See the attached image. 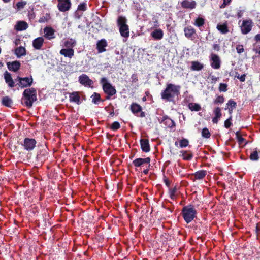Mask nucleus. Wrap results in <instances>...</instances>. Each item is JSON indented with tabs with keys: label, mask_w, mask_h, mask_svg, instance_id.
<instances>
[{
	"label": "nucleus",
	"mask_w": 260,
	"mask_h": 260,
	"mask_svg": "<svg viewBox=\"0 0 260 260\" xmlns=\"http://www.w3.org/2000/svg\"><path fill=\"white\" fill-rule=\"evenodd\" d=\"M181 86L173 84H167L166 89L161 93L163 100L167 101H172L174 98L180 93Z\"/></svg>",
	"instance_id": "f257e3e1"
},
{
	"label": "nucleus",
	"mask_w": 260,
	"mask_h": 260,
	"mask_svg": "<svg viewBox=\"0 0 260 260\" xmlns=\"http://www.w3.org/2000/svg\"><path fill=\"white\" fill-rule=\"evenodd\" d=\"M121 36L127 39L129 36V27L127 25V19L125 17L120 16L117 20Z\"/></svg>",
	"instance_id": "f03ea898"
},
{
	"label": "nucleus",
	"mask_w": 260,
	"mask_h": 260,
	"mask_svg": "<svg viewBox=\"0 0 260 260\" xmlns=\"http://www.w3.org/2000/svg\"><path fill=\"white\" fill-rule=\"evenodd\" d=\"M36 100V90L34 88L26 89L24 91L22 101L26 106L31 107L33 102Z\"/></svg>",
	"instance_id": "7ed1b4c3"
},
{
	"label": "nucleus",
	"mask_w": 260,
	"mask_h": 260,
	"mask_svg": "<svg viewBox=\"0 0 260 260\" xmlns=\"http://www.w3.org/2000/svg\"><path fill=\"white\" fill-rule=\"evenodd\" d=\"M197 211L191 205L186 206L182 210V216L187 223L190 222L196 217Z\"/></svg>",
	"instance_id": "20e7f679"
},
{
	"label": "nucleus",
	"mask_w": 260,
	"mask_h": 260,
	"mask_svg": "<svg viewBox=\"0 0 260 260\" xmlns=\"http://www.w3.org/2000/svg\"><path fill=\"white\" fill-rule=\"evenodd\" d=\"M100 83L102 85L104 92L107 94V99H109L116 93L115 88L108 82L106 78H102L101 79Z\"/></svg>",
	"instance_id": "39448f33"
},
{
	"label": "nucleus",
	"mask_w": 260,
	"mask_h": 260,
	"mask_svg": "<svg viewBox=\"0 0 260 260\" xmlns=\"http://www.w3.org/2000/svg\"><path fill=\"white\" fill-rule=\"evenodd\" d=\"M253 23L250 19L244 20L240 26L241 31L242 34L246 35L249 33L252 29Z\"/></svg>",
	"instance_id": "423d86ee"
},
{
	"label": "nucleus",
	"mask_w": 260,
	"mask_h": 260,
	"mask_svg": "<svg viewBox=\"0 0 260 260\" xmlns=\"http://www.w3.org/2000/svg\"><path fill=\"white\" fill-rule=\"evenodd\" d=\"M36 143L37 142L34 139L26 138L23 141L22 145L25 150L30 151L35 148Z\"/></svg>",
	"instance_id": "0eeeda50"
},
{
	"label": "nucleus",
	"mask_w": 260,
	"mask_h": 260,
	"mask_svg": "<svg viewBox=\"0 0 260 260\" xmlns=\"http://www.w3.org/2000/svg\"><path fill=\"white\" fill-rule=\"evenodd\" d=\"M18 80L19 83L18 84L21 88H24L28 86H30L33 81L32 78L30 77H18L17 79L15 80L17 81Z\"/></svg>",
	"instance_id": "6e6552de"
},
{
	"label": "nucleus",
	"mask_w": 260,
	"mask_h": 260,
	"mask_svg": "<svg viewBox=\"0 0 260 260\" xmlns=\"http://www.w3.org/2000/svg\"><path fill=\"white\" fill-rule=\"evenodd\" d=\"M211 66L215 69H218L220 67L221 61L219 57L215 54L212 53L210 57Z\"/></svg>",
	"instance_id": "1a4fd4ad"
},
{
	"label": "nucleus",
	"mask_w": 260,
	"mask_h": 260,
	"mask_svg": "<svg viewBox=\"0 0 260 260\" xmlns=\"http://www.w3.org/2000/svg\"><path fill=\"white\" fill-rule=\"evenodd\" d=\"M79 82L82 85L87 87H91L93 84V82L90 79L87 75L84 74L79 77Z\"/></svg>",
	"instance_id": "9d476101"
},
{
	"label": "nucleus",
	"mask_w": 260,
	"mask_h": 260,
	"mask_svg": "<svg viewBox=\"0 0 260 260\" xmlns=\"http://www.w3.org/2000/svg\"><path fill=\"white\" fill-rule=\"evenodd\" d=\"M57 7L58 9L62 12L69 10L71 7L70 0H59Z\"/></svg>",
	"instance_id": "9b49d317"
},
{
	"label": "nucleus",
	"mask_w": 260,
	"mask_h": 260,
	"mask_svg": "<svg viewBox=\"0 0 260 260\" xmlns=\"http://www.w3.org/2000/svg\"><path fill=\"white\" fill-rule=\"evenodd\" d=\"M150 162V158L149 157H147L145 158H139L134 160L133 161V164L135 167H139L143 166L145 164L148 165V166H149Z\"/></svg>",
	"instance_id": "f8f14e48"
},
{
	"label": "nucleus",
	"mask_w": 260,
	"mask_h": 260,
	"mask_svg": "<svg viewBox=\"0 0 260 260\" xmlns=\"http://www.w3.org/2000/svg\"><path fill=\"white\" fill-rule=\"evenodd\" d=\"M160 123H162L165 125L167 127L169 128H173L175 126V124L174 121L170 118L168 116L165 115L164 116L161 120H160Z\"/></svg>",
	"instance_id": "ddd939ff"
},
{
	"label": "nucleus",
	"mask_w": 260,
	"mask_h": 260,
	"mask_svg": "<svg viewBox=\"0 0 260 260\" xmlns=\"http://www.w3.org/2000/svg\"><path fill=\"white\" fill-rule=\"evenodd\" d=\"M131 110L135 115H137L139 112H141L140 116L141 117H144L145 116L144 112H141V107L138 104L133 103L131 106Z\"/></svg>",
	"instance_id": "4468645a"
},
{
	"label": "nucleus",
	"mask_w": 260,
	"mask_h": 260,
	"mask_svg": "<svg viewBox=\"0 0 260 260\" xmlns=\"http://www.w3.org/2000/svg\"><path fill=\"white\" fill-rule=\"evenodd\" d=\"M184 35L187 38L192 40L196 31L192 26H188L184 27Z\"/></svg>",
	"instance_id": "2eb2a0df"
},
{
	"label": "nucleus",
	"mask_w": 260,
	"mask_h": 260,
	"mask_svg": "<svg viewBox=\"0 0 260 260\" xmlns=\"http://www.w3.org/2000/svg\"><path fill=\"white\" fill-rule=\"evenodd\" d=\"M4 75L5 82L8 86L11 88L14 87L15 86V82L11 77V74L6 71Z\"/></svg>",
	"instance_id": "dca6fc26"
},
{
	"label": "nucleus",
	"mask_w": 260,
	"mask_h": 260,
	"mask_svg": "<svg viewBox=\"0 0 260 260\" xmlns=\"http://www.w3.org/2000/svg\"><path fill=\"white\" fill-rule=\"evenodd\" d=\"M69 100L71 102H74L79 105L81 102L80 100V96L79 93L78 92H73L70 93Z\"/></svg>",
	"instance_id": "f3484780"
},
{
	"label": "nucleus",
	"mask_w": 260,
	"mask_h": 260,
	"mask_svg": "<svg viewBox=\"0 0 260 260\" xmlns=\"http://www.w3.org/2000/svg\"><path fill=\"white\" fill-rule=\"evenodd\" d=\"M44 37L49 40L55 38L54 30L50 27H46L44 29Z\"/></svg>",
	"instance_id": "a211bd4d"
},
{
	"label": "nucleus",
	"mask_w": 260,
	"mask_h": 260,
	"mask_svg": "<svg viewBox=\"0 0 260 260\" xmlns=\"http://www.w3.org/2000/svg\"><path fill=\"white\" fill-rule=\"evenodd\" d=\"M181 5L183 8L192 9L196 7V3L193 0H184Z\"/></svg>",
	"instance_id": "6ab92c4d"
},
{
	"label": "nucleus",
	"mask_w": 260,
	"mask_h": 260,
	"mask_svg": "<svg viewBox=\"0 0 260 260\" xmlns=\"http://www.w3.org/2000/svg\"><path fill=\"white\" fill-rule=\"evenodd\" d=\"M7 64L8 69L14 72L17 71L20 67V62L17 61L12 62H8Z\"/></svg>",
	"instance_id": "aec40b11"
},
{
	"label": "nucleus",
	"mask_w": 260,
	"mask_h": 260,
	"mask_svg": "<svg viewBox=\"0 0 260 260\" xmlns=\"http://www.w3.org/2000/svg\"><path fill=\"white\" fill-rule=\"evenodd\" d=\"M151 35L155 40H159L163 38L164 32L161 29H155L151 33Z\"/></svg>",
	"instance_id": "412c9836"
},
{
	"label": "nucleus",
	"mask_w": 260,
	"mask_h": 260,
	"mask_svg": "<svg viewBox=\"0 0 260 260\" xmlns=\"http://www.w3.org/2000/svg\"><path fill=\"white\" fill-rule=\"evenodd\" d=\"M28 27L27 23L23 21L17 22L15 26V29L17 31H22L26 29Z\"/></svg>",
	"instance_id": "4be33fe9"
},
{
	"label": "nucleus",
	"mask_w": 260,
	"mask_h": 260,
	"mask_svg": "<svg viewBox=\"0 0 260 260\" xmlns=\"http://www.w3.org/2000/svg\"><path fill=\"white\" fill-rule=\"evenodd\" d=\"M60 54L64 55L65 57L71 58L74 55V51L72 48L62 49L60 51Z\"/></svg>",
	"instance_id": "5701e85b"
},
{
	"label": "nucleus",
	"mask_w": 260,
	"mask_h": 260,
	"mask_svg": "<svg viewBox=\"0 0 260 260\" xmlns=\"http://www.w3.org/2000/svg\"><path fill=\"white\" fill-rule=\"evenodd\" d=\"M107 42L105 39H102L99 41L97 43V49L99 53H102L105 51V48L107 46Z\"/></svg>",
	"instance_id": "b1692460"
},
{
	"label": "nucleus",
	"mask_w": 260,
	"mask_h": 260,
	"mask_svg": "<svg viewBox=\"0 0 260 260\" xmlns=\"http://www.w3.org/2000/svg\"><path fill=\"white\" fill-rule=\"evenodd\" d=\"M215 115L214 117L212 119V121L214 123H217L221 117V109L219 107H216L215 108L214 111Z\"/></svg>",
	"instance_id": "393cba45"
},
{
	"label": "nucleus",
	"mask_w": 260,
	"mask_h": 260,
	"mask_svg": "<svg viewBox=\"0 0 260 260\" xmlns=\"http://www.w3.org/2000/svg\"><path fill=\"white\" fill-rule=\"evenodd\" d=\"M43 42L44 39L42 37H38L34 40L33 46L36 49L39 50L41 49Z\"/></svg>",
	"instance_id": "a878e982"
},
{
	"label": "nucleus",
	"mask_w": 260,
	"mask_h": 260,
	"mask_svg": "<svg viewBox=\"0 0 260 260\" xmlns=\"http://www.w3.org/2000/svg\"><path fill=\"white\" fill-rule=\"evenodd\" d=\"M141 147L142 150L147 152L150 151L149 141L147 139H141L140 141Z\"/></svg>",
	"instance_id": "bb28decb"
},
{
	"label": "nucleus",
	"mask_w": 260,
	"mask_h": 260,
	"mask_svg": "<svg viewBox=\"0 0 260 260\" xmlns=\"http://www.w3.org/2000/svg\"><path fill=\"white\" fill-rule=\"evenodd\" d=\"M203 64L198 61H192L191 69L193 71H200L203 68Z\"/></svg>",
	"instance_id": "cd10ccee"
},
{
	"label": "nucleus",
	"mask_w": 260,
	"mask_h": 260,
	"mask_svg": "<svg viewBox=\"0 0 260 260\" xmlns=\"http://www.w3.org/2000/svg\"><path fill=\"white\" fill-rule=\"evenodd\" d=\"M217 29L219 30L221 33L223 34H226L229 32V29L228 28V25L226 23L224 24H218L217 25Z\"/></svg>",
	"instance_id": "c85d7f7f"
},
{
	"label": "nucleus",
	"mask_w": 260,
	"mask_h": 260,
	"mask_svg": "<svg viewBox=\"0 0 260 260\" xmlns=\"http://www.w3.org/2000/svg\"><path fill=\"white\" fill-rule=\"evenodd\" d=\"M188 108L192 111H199L201 110V106L197 103H190L188 104Z\"/></svg>",
	"instance_id": "c756f323"
},
{
	"label": "nucleus",
	"mask_w": 260,
	"mask_h": 260,
	"mask_svg": "<svg viewBox=\"0 0 260 260\" xmlns=\"http://www.w3.org/2000/svg\"><path fill=\"white\" fill-rule=\"evenodd\" d=\"M26 54L25 49L24 47H20L16 49L15 54L18 57L25 55Z\"/></svg>",
	"instance_id": "7c9ffc66"
},
{
	"label": "nucleus",
	"mask_w": 260,
	"mask_h": 260,
	"mask_svg": "<svg viewBox=\"0 0 260 260\" xmlns=\"http://www.w3.org/2000/svg\"><path fill=\"white\" fill-rule=\"evenodd\" d=\"M207 173L206 171L201 170L197 171L194 174V177L196 179H202L205 177Z\"/></svg>",
	"instance_id": "2f4dec72"
},
{
	"label": "nucleus",
	"mask_w": 260,
	"mask_h": 260,
	"mask_svg": "<svg viewBox=\"0 0 260 260\" xmlns=\"http://www.w3.org/2000/svg\"><path fill=\"white\" fill-rule=\"evenodd\" d=\"M76 41L73 39H68L64 42V46L67 48H72L76 45Z\"/></svg>",
	"instance_id": "473e14b6"
},
{
	"label": "nucleus",
	"mask_w": 260,
	"mask_h": 260,
	"mask_svg": "<svg viewBox=\"0 0 260 260\" xmlns=\"http://www.w3.org/2000/svg\"><path fill=\"white\" fill-rule=\"evenodd\" d=\"M259 154L260 151H258L257 149H255L250 155V158L252 160H257L259 158Z\"/></svg>",
	"instance_id": "72a5a7b5"
},
{
	"label": "nucleus",
	"mask_w": 260,
	"mask_h": 260,
	"mask_svg": "<svg viewBox=\"0 0 260 260\" xmlns=\"http://www.w3.org/2000/svg\"><path fill=\"white\" fill-rule=\"evenodd\" d=\"M204 23L205 20L204 18L198 17L196 19L193 24L198 27H200L204 25Z\"/></svg>",
	"instance_id": "f704fd0d"
},
{
	"label": "nucleus",
	"mask_w": 260,
	"mask_h": 260,
	"mask_svg": "<svg viewBox=\"0 0 260 260\" xmlns=\"http://www.w3.org/2000/svg\"><path fill=\"white\" fill-rule=\"evenodd\" d=\"M2 103L6 106L11 107L12 104V101L8 96H5L2 99Z\"/></svg>",
	"instance_id": "c9c22d12"
},
{
	"label": "nucleus",
	"mask_w": 260,
	"mask_h": 260,
	"mask_svg": "<svg viewBox=\"0 0 260 260\" xmlns=\"http://www.w3.org/2000/svg\"><path fill=\"white\" fill-rule=\"evenodd\" d=\"M182 153V157L184 160H189L192 157V154L191 153H188L186 151H182L181 152Z\"/></svg>",
	"instance_id": "e433bc0d"
},
{
	"label": "nucleus",
	"mask_w": 260,
	"mask_h": 260,
	"mask_svg": "<svg viewBox=\"0 0 260 260\" xmlns=\"http://www.w3.org/2000/svg\"><path fill=\"white\" fill-rule=\"evenodd\" d=\"M176 192H177V188L176 187L172 188H170L169 189V196L171 199L174 200L176 198V197L177 196Z\"/></svg>",
	"instance_id": "4c0bfd02"
},
{
	"label": "nucleus",
	"mask_w": 260,
	"mask_h": 260,
	"mask_svg": "<svg viewBox=\"0 0 260 260\" xmlns=\"http://www.w3.org/2000/svg\"><path fill=\"white\" fill-rule=\"evenodd\" d=\"M27 3L25 1H20L18 2L16 5V9L17 11H19L24 8Z\"/></svg>",
	"instance_id": "58836bf2"
},
{
	"label": "nucleus",
	"mask_w": 260,
	"mask_h": 260,
	"mask_svg": "<svg viewBox=\"0 0 260 260\" xmlns=\"http://www.w3.org/2000/svg\"><path fill=\"white\" fill-rule=\"evenodd\" d=\"M92 102L95 104H98L100 101V96L99 94L94 93L91 96Z\"/></svg>",
	"instance_id": "ea45409f"
},
{
	"label": "nucleus",
	"mask_w": 260,
	"mask_h": 260,
	"mask_svg": "<svg viewBox=\"0 0 260 260\" xmlns=\"http://www.w3.org/2000/svg\"><path fill=\"white\" fill-rule=\"evenodd\" d=\"M179 143L180 147L181 148H183L186 147L188 145L189 142L187 139H183L180 140Z\"/></svg>",
	"instance_id": "a19ab883"
},
{
	"label": "nucleus",
	"mask_w": 260,
	"mask_h": 260,
	"mask_svg": "<svg viewBox=\"0 0 260 260\" xmlns=\"http://www.w3.org/2000/svg\"><path fill=\"white\" fill-rule=\"evenodd\" d=\"M202 136L206 138H208L210 137V133L207 128L203 129L202 132Z\"/></svg>",
	"instance_id": "79ce46f5"
},
{
	"label": "nucleus",
	"mask_w": 260,
	"mask_h": 260,
	"mask_svg": "<svg viewBox=\"0 0 260 260\" xmlns=\"http://www.w3.org/2000/svg\"><path fill=\"white\" fill-rule=\"evenodd\" d=\"M220 92H226L228 90V85L225 83H220L219 87Z\"/></svg>",
	"instance_id": "37998d69"
},
{
	"label": "nucleus",
	"mask_w": 260,
	"mask_h": 260,
	"mask_svg": "<svg viewBox=\"0 0 260 260\" xmlns=\"http://www.w3.org/2000/svg\"><path fill=\"white\" fill-rule=\"evenodd\" d=\"M236 103L232 99L230 100L226 104V107H228L230 108L234 109L236 107Z\"/></svg>",
	"instance_id": "c03bdc74"
},
{
	"label": "nucleus",
	"mask_w": 260,
	"mask_h": 260,
	"mask_svg": "<svg viewBox=\"0 0 260 260\" xmlns=\"http://www.w3.org/2000/svg\"><path fill=\"white\" fill-rule=\"evenodd\" d=\"M224 101V98L223 96H218L214 101V104L223 103Z\"/></svg>",
	"instance_id": "a18cd8bd"
},
{
	"label": "nucleus",
	"mask_w": 260,
	"mask_h": 260,
	"mask_svg": "<svg viewBox=\"0 0 260 260\" xmlns=\"http://www.w3.org/2000/svg\"><path fill=\"white\" fill-rule=\"evenodd\" d=\"M119 127L120 124L118 122H113L111 126V128L114 131L118 129V128H119Z\"/></svg>",
	"instance_id": "49530a36"
},
{
	"label": "nucleus",
	"mask_w": 260,
	"mask_h": 260,
	"mask_svg": "<svg viewBox=\"0 0 260 260\" xmlns=\"http://www.w3.org/2000/svg\"><path fill=\"white\" fill-rule=\"evenodd\" d=\"M232 119V117L231 116L228 119H226L224 122V126L226 128H229L232 125V123L231 122V120Z\"/></svg>",
	"instance_id": "de8ad7c7"
},
{
	"label": "nucleus",
	"mask_w": 260,
	"mask_h": 260,
	"mask_svg": "<svg viewBox=\"0 0 260 260\" xmlns=\"http://www.w3.org/2000/svg\"><path fill=\"white\" fill-rule=\"evenodd\" d=\"M236 50H237V53H238L239 54L243 52L244 51V49L243 45H237L236 47Z\"/></svg>",
	"instance_id": "09e8293b"
},
{
	"label": "nucleus",
	"mask_w": 260,
	"mask_h": 260,
	"mask_svg": "<svg viewBox=\"0 0 260 260\" xmlns=\"http://www.w3.org/2000/svg\"><path fill=\"white\" fill-rule=\"evenodd\" d=\"M78 9L81 11H85L86 10V4L85 3L80 4L78 7Z\"/></svg>",
	"instance_id": "8fccbe9b"
},
{
	"label": "nucleus",
	"mask_w": 260,
	"mask_h": 260,
	"mask_svg": "<svg viewBox=\"0 0 260 260\" xmlns=\"http://www.w3.org/2000/svg\"><path fill=\"white\" fill-rule=\"evenodd\" d=\"M231 2V0H223V3L221 5L220 8H225L228 5L230 4Z\"/></svg>",
	"instance_id": "3c124183"
},
{
	"label": "nucleus",
	"mask_w": 260,
	"mask_h": 260,
	"mask_svg": "<svg viewBox=\"0 0 260 260\" xmlns=\"http://www.w3.org/2000/svg\"><path fill=\"white\" fill-rule=\"evenodd\" d=\"M236 77L240 80L241 82H244L245 80V75L243 74L241 76L239 75L237 76Z\"/></svg>",
	"instance_id": "603ef678"
},
{
	"label": "nucleus",
	"mask_w": 260,
	"mask_h": 260,
	"mask_svg": "<svg viewBox=\"0 0 260 260\" xmlns=\"http://www.w3.org/2000/svg\"><path fill=\"white\" fill-rule=\"evenodd\" d=\"M238 141L240 144H242L244 141V139L241 136H238Z\"/></svg>",
	"instance_id": "864d4df0"
},
{
	"label": "nucleus",
	"mask_w": 260,
	"mask_h": 260,
	"mask_svg": "<svg viewBox=\"0 0 260 260\" xmlns=\"http://www.w3.org/2000/svg\"><path fill=\"white\" fill-rule=\"evenodd\" d=\"M213 49L216 51H219L220 49V47L218 44H214Z\"/></svg>",
	"instance_id": "5fc2aeb1"
},
{
	"label": "nucleus",
	"mask_w": 260,
	"mask_h": 260,
	"mask_svg": "<svg viewBox=\"0 0 260 260\" xmlns=\"http://www.w3.org/2000/svg\"><path fill=\"white\" fill-rule=\"evenodd\" d=\"M255 39L256 41H260V34H257L255 36Z\"/></svg>",
	"instance_id": "6e6d98bb"
},
{
	"label": "nucleus",
	"mask_w": 260,
	"mask_h": 260,
	"mask_svg": "<svg viewBox=\"0 0 260 260\" xmlns=\"http://www.w3.org/2000/svg\"><path fill=\"white\" fill-rule=\"evenodd\" d=\"M225 110H227L228 109L229 110V113L231 114L232 113V111H233V108H230L229 107H226L225 108Z\"/></svg>",
	"instance_id": "4d7b16f0"
},
{
	"label": "nucleus",
	"mask_w": 260,
	"mask_h": 260,
	"mask_svg": "<svg viewBox=\"0 0 260 260\" xmlns=\"http://www.w3.org/2000/svg\"><path fill=\"white\" fill-rule=\"evenodd\" d=\"M143 173L145 174H147L148 173V169H146L145 170H144L143 171Z\"/></svg>",
	"instance_id": "13d9d810"
},
{
	"label": "nucleus",
	"mask_w": 260,
	"mask_h": 260,
	"mask_svg": "<svg viewBox=\"0 0 260 260\" xmlns=\"http://www.w3.org/2000/svg\"><path fill=\"white\" fill-rule=\"evenodd\" d=\"M255 52L256 53L260 54V50L258 49H255Z\"/></svg>",
	"instance_id": "bf43d9fd"
},
{
	"label": "nucleus",
	"mask_w": 260,
	"mask_h": 260,
	"mask_svg": "<svg viewBox=\"0 0 260 260\" xmlns=\"http://www.w3.org/2000/svg\"><path fill=\"white\" fill-rule=\"evenodd\" d=\"M39 22H44V21L43 20V18H40V19L39 20Z\"/></svg>",
	"instance_id": "052dcab7"
},
{
	"label": "nucleus",
	"mask_w": 260,
	"mask_h": 260,
	"mask_svg": "<svg viewBox=\"0 0 260 260\" xmlns=\"http://www.w3.org/2000/svg\"><path fill=\"white\" fill-rule=\"evenodd\" d=\"M212 79L213 80H217V78L216 77H212Z\"/></svg>",
	"instance_id": "680f3d73"
},
{
	"label": "nucleus",
	"mask_w": 260,
	"mask_h": 260,
	"mask_svg": "<svg viewBox=\"0 0 260 260\" xmlns=\"http://www.w3.org/2000/svg\"><path fill=\"white\" fill-rule=\"evenodd\" d=\"M5 3H8L10 1V0H3Z\"/></svg>",
	"instance_id": "e2e57ef3"
},
{
	"label": "nucleus",
	"mask_w": 260,
	"mask_h": 260,
	"mask_svg": "<svg viewBox=\"0 0 260 260\" xmlns=\"http://www.w3.org/2000/svg\"><path fill=\"white\" fill-rule=\"evenodd\" d=\"M175 145H177L178 144V142H176L175 143Z\"/></svg>",
	"instance_id": "0e129e2a"
},
{
	"label": "nucleus",
	"mask_w": 260,
	"mask_h": 260,
	"mask_svg": "<svg viewBox=\"0 0 260 260\" xmlns=\"http://www.w3.org/2000/svg\"><path fill=\"white\" fill-rule=\"evenodd\" d=\"M166 185H167V186H168V185H169V183H168V182H166Z\"/></svg>",
	"instance_id": "69168bd1"
},
{
	"label": "nucleus",
	"mask_w": 260,
	"mask_h": 260,
	"mask_svg": "<svg viewBox=\"0 0 260 260\" xmlns=\"http://www.w3.org/2000/svg\"><path fill=\"white\" fill-rule=\"evenodd\" d=\"M238 17H241L240 14H238Z\"/></svg>",
	"instance_id": "338daca9"
}]
</instances>
